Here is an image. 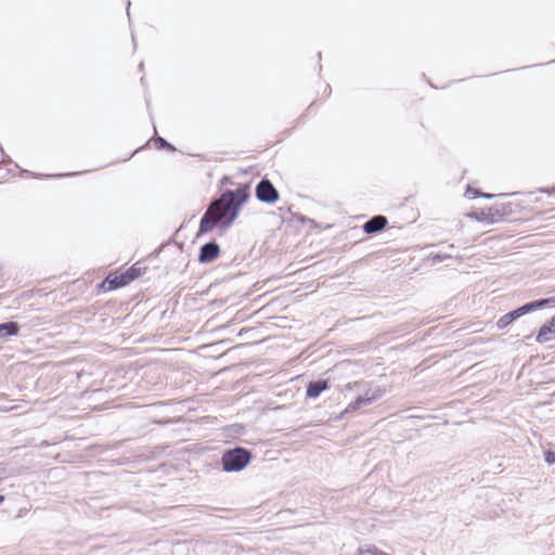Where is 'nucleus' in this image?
<instances>
[{"label": "nucleus", "mask_w": 555, "mask_h": 555, "mask_svg": "<svg viewBox=\"0 0 555 555\" xmlns=\"http://www.w3.org/2000/svg\"><path fill=\"white\" fill-rule=\"evenodd\" d=\"M328 388L326 380L311 382L307 387V396L309 398H317L320 393Z\"/></svg>", "instance_id": "9d476101"}, {"label": "nucleus", "mask_w": 555, "mask_h": 555, "mask_svg": "<svg viewBox=\"0 0 555 555\" xmlns=\"http://www.w3.org/2000/svg\"><path fill=\"white\" fill-rule=\"evenodd\" d=\"M256 196L260 202L274 203L279 199V192L269 180L263 179L256 188Z\"/></svg>", "instance_id": "39448f33"}, {"label": "nucleus", "mask_w": 555, "mask_h": 555, "mask_svg": "<svg viewBox=\"0 0 555 555\" xmlns=\"http://www.w3.org/2000/svg\"><path fill=\"white\" fill-rule=\"evenodd\" d=\"M219 251L218 244L214 242L206 243L201 248L198 260L201 262H210L218 257Z\"/></svg>", "instance_id": "423d86ee"}, {"label": "nucleus", "mask_w": 555, "mask_h": 555, "mask_svg": "<svg viewBox=\"0 0 555 555\" xmlns=\"http://www.w3.org/2000/svg\"><path fill=\"white\" fill-rule=\"evenodd\" d=\"M376 555H390V554L385 553V552H377Z\"/></svg>", "instance_id": "f3484780"}, {"label": "nucleus", "mask_w": 555, "mask_h": 555, "mask_svg": "<svg viewBox=\"0 0 555 555\" xmlns=\"http://www.w3.org/2000/svg\"><path fill=\"white\" fill-rule=\"evenodd\" d=\"M125 273H129L130 275H133V280L137 279L140 275V269L130 268Z\"/></svg>", "instance_id": "2eb2a0df"}, {"label": "nucleus", "mask_w": 555, "mask_h": 555, "mask_svg": "<svg viewBox=\"0 0 555 555\" xmlns=\"http://www.w3.org/2000/svg\"><path fill=\"white\" fill-rule=\"evenodd\" d=\"M465 196L468 197V198H476L478 196H482V197H486V198H492L493 197L492 194L481 193L478 190H475V189H473L470 186H467L466 192H465Z\"/></svg>", "instance_id": "ddd939ff"}, {"label": "nucleus", "mask_w": 555, "mask_h": 555, "mask_svg": "<svg viewBox=\"0 0 555 555\" xmlns=\"http://www.w3.org/2000/svg\"><path fill=\"white\" fill-rule=\"evenodd\" d=\"M250 452L244 448L228 450L222 455V466L225 472H240L250 462Z\"/></svg>", "instance_id": "20e7f679"}, {"label": "nucleus", "mask_w": 555, "mask_h": 555, "mask_svg": "<svg viewBox=\"0 0 555 555\" xmlns=\"http://www.w3.org/2000/svg\"><path fill=\"white\" fill-rule=\"evenodd\" d=\"M354 389L359 392V396L354 401L346 406L343 415L354 412L362 406L371 404L380 398L384 393V390L380 387L372 386L371 384L364 382L349 383L344 387L343 391H352Z\"/></svg>", "instance_id": "f03ea898"}, {"label": "nucleus", "mask_w": 555, "mask_h": 555, "mask_svg": "<svg viewBox=\"0 0 555 555\" xmlns=\"http://www.w3.org/2000/svg\"><path fill=\"white\" fill-rule=\"evenodd\" d=\"M554 301H555V297L540 299V300H535V301L526 304V305L502 315L496 322V327L499 330H503V328L507 327L509 324H512L514 321L519 319L520 317H522L529 312L535 311L538 309L544 308Z\"/></svg>", "instance_id": "7ed1b4c3"}, {"label": "nucleus", "mask_w": 555, "mask_h": 555, "mask_svg": "<svg viewBox=\"0 0 555 555\" xmlns=\"http://www.w3.org/2000/svg\"><path fill=\"white\" fill-rule=\"evenodd\" d=\"M555 339V315L550 320V322L542 325L540 328L537 340L539 343H547Z\"/></svg>", "instance_id": "0eeeda50"}, {"label": "nucleus", "mask_w": 555, "mask_h": 555, "mask_svg": "<svg viewBox=\"0 0 555 555\" xmlns=\"http://www.w3.org/2000/svg\"><path fill=\"white\" fill-rule=\"evenodd\" d=\"M247 186H241L235 191H225L214 201L202 217L199 232H210L218 223L228 228L236 219L241 206L247 201Z\"/></svg>", "instance_id": "f257e3e1"}, {"label": "nucleus", "mask_w": 555, "mask_h": 555, "mask_svg": "<svg viewBox=\"0 0 555 555\" xmlns=\"http://www.w3.org/2000/svg\"><path fill=\"white\" fill-rule=\"evenodd\" d=\"M155 145H156V147H157V149L167 147V149H169V150H171V151H173V150H175V147H173L171 144H169V143H168L165 139H163V138H157V139L155 140Z\"/></svg>", "instance_id": "4468645a"}, {"label": "nucleus", "mask_w": 555, "mask_h": 555, "mask_svg": "<svg viewBox=\"0 0 555 555\" xmlns=\"http://www.w3.org/2000/svg\"><path fill=\"white\" fill-rule=\"evenodd\" d=\"M4 501V496L0 495V504Z\"/></svg>", "instance_id": "a211bd4d"}, {"label": "nucleus", "mask_w": 555, "mask_h": 555, "mask_svg": "<svg viewBox=\"0 0 555 555\" xmlns=\"http://www.w3.org/2000/svg\"><path fill=\"white\" fill-rule=\"evenodd\" d=\"M387 224V219L384 216H375L366 221L363 225L365 233H376L383 230Z\"/></svg>", "instance_id": "6e6552de"}, {"label": "nucleus", "mask_w": 555, "mask_h": 555, "mask_svg": "<svg viewBox=\"0 0 555 555\" xmlns=\"http://www.w3.org/2000/svg\"><path fill=\"white\" fill-rule=\"evenodd\" d=\"M131 281H133V275H130L129 273H121L119 275L115 276H108L106 279V282L109 284V288H117L125 286L129 284Z\"/></svg>", "instance_id": "1a4fd4ad"}, {"label": "nucleus", "mask_w": 555, "mask_h": 555, "mask_svg": "<svg viewBox=\"0 0 555 555\" xmlns=\"http://www.w3.org/2000/svg\"><path fill=\"white\" fill-rule=\"evenodd\" d=\"M18 330L20 326L16 322H7L0 324V339L16 335Z\"/></svg>", "instance_id": "9b49d317"}, {"label": "nucleus", "mask_w": 555, "mask_h": 555, "mask_svg": "<svg viewBox=\"0 0 555 555\" xmlns=\"http://www.w3.org/2000/svg\"><path fill=\"white\" fill-rule=\"evenodd\" d=\"M377 552L382 551L374 545H363L358 547L356 555H376Z\"/></svg>", "instance_id": "f8f14e48"}, {"label": "nucleus", "mask_w": 555, "mask_h": 555, "mask_svg": "<svg viewBox=\"0 0 555 555\" xmlns=\"http://www.w3.org/2000/svg\"><path fill=\"white\" fill-rule=\"evenodd\" d=\"M546 461H547L548 463H553V462L555 461V456H554V454H553V453H547V455H546Z\"/></svg>", "instance_id": "dca6fc26"}]
</instances>
